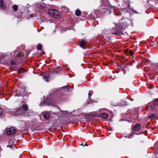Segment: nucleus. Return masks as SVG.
Here are the masks:
<instances>
[{
    "label": "nucleus",
    "mask_w": 158,
    "mask_h": 158,
    "mask_svg": "<svg viewBox=\"0 0 158 158\" xmlns=\"http://www.w3.org/2000/svg\"><path fill=\"white\" fill-rule=\"evenodd\" d=\"M28 110V105L26 103L23 104L21 106L19 107L17 110H16L15 112L18 115L23 114Z\"/></svg>",
    "instance_id": "nucleus-1"
},
{
    "label": "nucleus",
    "mask_w": 158,
    "mask_h": 158,
    "mask_svg": "<svg viewBox=\"0 0 158 158\" xmlns=\"http://www.w3.org/2000/svg\"><path fill=\"white\" fill-rule=\"evenodd\" d=\"M48 12L50 15L55 18H58L60 15V13L56 10L50 9L49 10Z\"/></svg>",
    "instance_id": "nucleus-2"
},
{
    "label": "nucleus",
    "mask_w": 158,
    "mask_h": 158,
    "mask_svg": "<svg viewBox=\"0 0 158 158\" xmlns=\"http://www.w3.org/2000/svg\"><path fill=\"white\" fill-rule=\"evenodd\" d=\"M16 132V130L14 127L8 128L6 130V133L8 135H14Z\"/></svg>",
    "instance_id": "nucleus-3"
},
{
    "label": "nucleus",
    "mask_w": 158,
    "mask_h": 158,
    "mask_svg": "<svg viewBox=\"0 0 158 158\" xmlns=\"http://www.w3.org/2000/svg\"><path fill=\"white\" fill-rule=\"evenodd\" d=\"M156 105L154 103L151 102L148 104L147 106L148 110L152 111L154 110L155 108Z\"/></svg>",
    "instance_id": "nucleus-4"
},
{
    "label": "nucleus",
    "mask_w": 158,
    "mask_h": 158,
    "mask_svg": "<svg viewBox=\"0 0 158 158\" xmlns=\"http://www.w3.org/2000/svg\"><path fill=\"white\" fill-rule=\"evenodd\" d=\"M33 112L31 110H28L23 115L25 117H28L32 115Z\"/></svg>",
    "instance_id": "nucleus-5"
},
{
    "label": "nucleus",
    "mask_w": 158,
    "mask_h": 158,
    "mask_svg": "<svg viewBox=\"0 0 158 158\" xmlns=\"http://www.w3.org/2000/svg\"><path fill=\"white\" fill-rule=\"evenodd\" d=\"M141 127L139 124H136L133 127V129L135 131H138L141 129Z\"/></svg>",
    "instance_id": "nucleus-6"
},
{
    "label": "nucleus",
    "mask_w": 158,
    "mask_h": 158,
    "mask_svg": "<svg viewBox=\"0 0 158 158\" xmlns=\"http://www.w3.org/2000/svg\"><path fill=\"white\" fill-rule=\"evenodd\" d=\"M80 46L83 49H84L86 48V42L85 41L82 40L81 41L79 44Z\"/></svg>",
    "instance_id": "nucleus-7"
},
{
    "label": "nucleus",
    "mask_w": 158,
    "mask_h": 158,
    "mask_svg": "<svg viewBox=\"0 0 158 158\" xmlns=\"http://www.w3.org/2000/svg\"><path fill=\"white\" fill-rule=\"evenodd\" d=\"M6 6L3 3V0H0V9L5 10Z\"/></svg>",
    "instance_id": "nucleus-8"
},
{
    "label": "nucleus",
    "mask_w": 158,
    "mask_h": 158,
    "mask_svg": "<svg viewBox=\"0 0 158 158\" xmlns=\"http://www.w3.org/2000/svg\"><path fill=\"white\" fill-rule=\"evenodd\" d=\"M126 53L128 56H132L134 54V52L131 50H127L126 51Z\"/></svg>",
    "instance_id": "nucleus-9"
},
{
    "label": "nucleus",
    "mask_w": 158,
    "mask_h": 158,
    "mask_svg": "<svg viewBox=\"0 0 158 158\" xmlns=\"http://www.w3.org/2000/svg\"><path fill=\"white\" fill-rule=\"evenodd\" d=\"M100 116L103 118H106L108 117V114L106 113H102L100 114Z\"/></svg>",
    "instance_id": "nucleus-10"
},
{
    "label": "nucleus",
    "mask_w": 158,
    "mask_h": 158,
    "mask_svg": "<svg viewBox=\"0 0 158 158\" xmlns=\"http://www.w3.org/2000/svg\"><path fill=\"white\" fill-rule=\"evenodd\" d=\"M43 115L44 118L46 119H48L50 117V114L48 112L44 113Z\"/></svg>",
    "instance_id": "nucleus-11"
},
{
    "label": "nucleus",
    "mask_w": 158,
    "mask_h": 158,
    "mask_svg": "<svg viewBox=\"0 0 158 158\" xmlns=\"http://www.w3.org/2000/svg\"><path fill=\"white\" fill-rule=\"evenodd\" d=\"M62 10L65 12H67L69 11L68 8L66 7H63L62 8Z\"/></svg>",
    "instance_id": "nucleus-12"
},
{
    "label": "nucleus",
    "mask_w": 158,
    "mask_h": 158,
    "mask_svg": "<svg viewBox=\"0 0 158 158\" xmlns=\"http://www.w3.org/2000/svg\"><path fill=\"white\" fill-rule=\"evenodd\" d=\"M81 14V11L79 10H77L75 12V15L76 16H79Z\"/></svg>",
    "instance_id": "nucleus-13"
},
{
    "label": "nucleus",
    "mask_w": 158,
    "mask_h": 158,
    "mask_svg": "<svg viewBox=\"0 0 158 158\" xmlns=\"http://www.w3.org/2000/svg\"><path fill=\"white\" fill-rule=\"evenodd\" d=\"M42 47V44H39L37 45V49L38 50H41Z\"/></svg>",
    "instance_id": "nucleus-14"
},
{
    "label": "nucleus",
    "mask_w": 158,
    "mask_h": 158,
    "mask_svg": "<svg viewBox=\"0 0 158 158\" xmlns=\"http://www.w3.org/2000/svg\"><path fill=\"white\" fill-rule=\"evenodd\" d=\"M13 9L14 11H16L18 10V7L16 5H14L13 6Z\"/></svg>",
    "instance_id": "nucleus-15"
},
{
    "label": "nucleus",
    "mask_w": 158,
    "mask_h": 158,
    "mask_svg": "<svg viewBox=\"0 0 158 158\" xmlns=\"http://www.w3.org/2000/svg\"><path fill=\"white\" fill-rule=\"evenodd\" d=\"M93 93V91H90L88 93L89 97L90 98V96L92 95V94Z\"/></svg>",
    "instance_id": "nucleus-16"
},
{
    "label": "nucleus",
    "mask_w": 158,
    "mask_h": 158,
    "mask_svg": "<svg viewBox=\"0 0 158 158\" xmlns=\"http://www.w3.org/2000/svg\"><path fill=\"white\" fill-rule=\"evenodd\" d=\"M3 109L0 107V116L3 113Z\"/></svg>",
    "instance_id": "nucleus-17"
},
{
    "label": "nucleus",
    "mask_w": 158,
    "mask_h": 158,
    "mask_svg": "<svg viewBox=\"0 0 158 158\" xmlns=\"http://www.w3.org/2000/svg\"><path fill=\"white\" fill-rule=\"evenodd\" d=\"M154 115L153 114H151L148 116V118H154Z\"/></svg>",
    "instance_id": "nucleus-18"
},
{
    "label": "nucleus",
    "mask_w": 158,
    "mask_h": 158,
    "mask_svg": "<svg viewBox=\"0 0 158 158\" xmlns=\"http://www.w3.org/2000/svg\"><path fill=\"white\" fill-rule=\"evenodd\" d=\"M24 71V69H20V70H19L18 72L19 73H20L23 72Z\"/></svg>",
    "instance_id": "nucleus-19"
},
{
    "label": "nucleus",
    "mask_w": 158,
    "mask_h": 158,
    "mask_svg": "<svg viewBox=\"0 0 158 158\" xmlns=\"http://www.w3.org/2000/svg\"><path fill=\"white\" fill-rule=\"evenodd\" d=\"M156 106L158 105V100L155 101L153 102Z\"/></svg>",
    "instance_id": "nucleus-20"
},
{
    "label": "nucleus",
    "mask_w": 158,
    "mask_h": 158,
    "mask_svg": "<svg viewBox=\"0 0 158 158\" xmlns=\"http://www.w3.org/2000/svg\"><path fill=\"white\" fill-rule=\"evenodd\" d=\"M80 145L82 146H84V144L83 143L81 144Z\"/></svg>",
    "instance_id": "nucleus-21"
},
{
    "label": "nucleus",
    "mask_w": 158,
    "mask_h": 158,
    "mask_svg": "<svg viewBox=\"0 0 158 158\" xmlns=\"http://www.w3.org/2000/svg\"><path fill=\"white\" fill-rule=\"evenodd\" d=\"M11 63L12 64H15L13 62H11Z\"/></svg>",
    "instance_id": "nucleus-22"
},
{
    "label": "nucleus",
    "mask_w": 158,
    "mask_h": 158,
    "mask_svg": "<svg viewBox=\"0 0 158 158\" xmlns=\"http://www.w3.org/2000/svg\"><path fill=\"white\" fill-rule=\"evenodd\" d=\"M88 146V145H87V144H86V143H85V144H84V146Z\"/></svg>",
    "instance_id": "nucleus-23"
},
{
    "label": "nucleus",
    "mask_w": 158,
    "mask_h": 158,
    "mask_svg": "<svg viewBox=\"0 0 158 158\" xmlns=\"http://www.w3.org/2000/svg\"><path fill=\"white\" fill-rule=\"evenodd\" d=\"M69 87V88H68V90H69V89H71V87Z\"/></svg>",
    "instance_id": "nucleus-24"
},
{
    "label": "nucleus",
    "mask_w": 158,
    "mask_h": 158,
    "mask_svg": "<svg viewBox=\"0 0 158 158\" xmlns=\"http://www.w3.org/2000/svg\"><path fill=\"white\" fill-rule=\"evenodd\" d=\"M112 34H115L116 35H117V34H116V33H112Z\"/></svg>",
    "instance_id": "nucleus-25"
},
{
    "label": "nucleus",
    "mask_w": 158,
    "mask_h": 158,
    "mask_svg": "<svg viewBox=\"0 0 158 158\" xmlns=\"http://www.w3.org/2000/svg\"><path fill=\"white\" fill-rule=\"evenodd\" d=\"M30 16H31V17H32L31 15Z\"/></svg>",
    "instance_id": "nucleus-26"
}]
</instances>
